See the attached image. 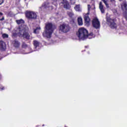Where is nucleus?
Segmentation results:
<instances>
[{
	"mask_svg": "<svg viewBox=\"0 0 127 127\" xmlns=\"http://www.w3.org/2000/svg\"><path fill=\"white\" fill-rule=\"evenodd\" d=\"M99 8L102 13H105V9H104V5H103V3L102 2H100L99 3Z\"/></svg>",
	"mask_w": 127,
	"mask_h": 127,
	"instance_id": "f8f14e48",
	"label": "nucleus"
},
{
	"mask_svg": "<svg viewBox=\"0 0 127 127\" xmlns=\"http://www.w3.org/2000/svg\"><path fill=\"white\" fill-rule=\"evenodd\" d=\"M3 2V0H0V4H1Z\"/></svg>",
	"mask_w": 127,
	"mask_h": 127,
	"instance_id": "c85d7f7f",
	"label": "nucleus"
},
{
	"mask_svg": "<svg viewBox=\"0 0 127 127\" xmlns=\"http://www.w3.org/2000/svg\"><path fill=\"white\" fill-rule=\"evenodd\" d=\"M78 24L79 25H83V19L81 17H78L77 19Z\"/></svg>",
	"mask_w": 127,
	"mask_h": 127,
	"instance_id": "f3484780",
	"label": "nucleus"
},
{
	"mask_svg": "<svg viewBox=\"0 0 127 127\" xmlns=\"http://www.w3.org/2000/svg\"><path fill=\"white\" fill-rule=\"evenodd\" d=\"M67 15L69 16V17H72L74 16V13L72 11H67Z\"/></svg>",
	"mask_w": 127,
	"mask_h": 127,
	"instance_id": "a211bd4d",
	"label": "nucleus"
},
{
	"mask_svg": "<svg viewBox=\"0 0 127 127\" xmlns=\"http://www.w3.org/2000/svg\"><path fill=\"white\" fill-rule=\"evenodd\" d=\"M121 7L122 9H126L125 12L124 14V17L127 20V3L126 2H124L123 3L121 4Z\"/></svg>",
	"mask_w": 127,
	"mask_h": 127,
	"instance_id": "1a4fd4ad",
	"label": "nucleus"
},
{
	"mask_svg": "<svg viewBox=\"0 0 127 127\" xmlns=\"http://www.w3.org/2000/svg\"><path fill=\"white\" fill-rule=\"evenodd\" d=\"M1 90H4V87L0 88Z\"/></svg>",
	"mask_w": 127,
	"mask_h": 127,
	"instance_id": "7c9ffc66",
	"label": "nucleus"
},
{
	"mask_svg": "<svg viewBox=\"0 0 127 127\" xmlns=\"http://www.w3.org/2000/svg\"><path fill=\"white\" fill-rule=\"evenodd\" d=\"M6 49V46L5 45V43L3 41H0V50L1 51H4Z\"/></svg>",
	"mask_w": 127,
	"mask_h": 127,
	"instance_id": "9b49d317",
	"label": "nucleus"
},
{
	"mask_svg": "<svg viewBox=\"0 0 127 127\" xmlns=\"http://www.w3.org/2000/svg\"><path fill=\"white\" fill-rule=\"evenodd\" d=\"M18 33H19V30H18V28L17 31L14 30L12 32V37H16L17 35H18Z\"/></svg>",
	"mask_w": 127,
	"mask_h": 127,
	"instance_id": "ddd939ff",
	"label": "nucleus"
},
{
	"mask_svg": "<svg viewBox=\"0 0 127 127\" xmlns=\"http://www.w3.org/2000/svg\"><path fill=\"white\" fill-rule=\"evenodd\" d=\"M88 12L86 14H84V20L86 24H87V26L90 24V18H89V14L91 10H94L95 9V4H93L92 5L88 4Z\"/></svg>",
	"mask_w": 127,
	"mask_h": 127,
	"instance_id": "20e7f679",
	"label": "nucleus"
},
{
	"mask_svg": "<svg viewBox=\"0 0 127 127\" xmlns=\"http://www.w3.org/2000/svg\"><path fill=\"white\" fill-rule=\"evenodd\" d=\"M59 30L62 32H68L70 30V26L66 24H63L60 26Z\"/></svg>",
	"mask_w": 127,
	"mask_h": 127,
	"instance_id": "423d86ee",
	"label": "nucleus"
},
{
	"mask_svg": "<svg viewBox=\"0 0 127 127\" xmlns=\"http://www.w3.org/2000/svg\"><path fill=\"white\" fill-rule=\"evenodd\" d=\"M74 9L76 11H82V8L80 6V5H76L74 7Z\"/></svg>",
	"mask_w": 127,
	"mask_h": 127,
	"instance_id": "4468645a",
	"label": "nucleus"
},
{
	"mask_svg": "<svg viewBox=\"0 0 127 127\" xmlns=\"http://www.w3.org/2000/svg\"><path fill=\"white\" fill-rule=\"evenodd\" d=\"M33 44H34L35 48H37V47H38V46L39 45V42H38L36 40H35V41H34Z\"/></svg>",
	"mask_w": 127,
	"mask_h": 127,
	"instance_id": "6ab92c4d",
	"label": "nucleus"
},
{
	"mask_svg": "<svg viewBox=\"0 0 127 127\" xmlns=\"http://www.w3.org/2000/svg\"><path fill=\"white\" fill-rule=\"evenodd\" d=\"M87 38H89V39H91L92 38H94L95 35L94 34H93V33H90V34H89L88 35V33H87Z\"/></svg>",
	"mask_w": 127,
	"mask_h": 127,
	"instance_id": "dca6fc26",
	"label": "nucleus"
},
{
	"mask_svg": "<svg viewBox=\"0 0 127 127\" xmlns=\"http://www.w3.org/2000/svg\"><path fill=\"white\" fill-rule=\"evenodd\" d=\"M26 16L27 17V18H29L30 19H36L37 14H36L35 12L27 11L26 12Z\"/></svg>",
	"mask_w": 127,
	"mask_h": 127,
	"instance_id": "39448f33",
	"label": "nucleus"
},
{
	"mask_svg": "<svg viewBox=\"0 0 127 127\" xmlns=\"http://www.w3.org/2000/svg\"><path fill=\"white\" fill-rule=\"evenodd\" d=\"M53 25L51 23H47L46 24L45 29L43 33V36L46 38H51L52 33H53Z\"/></svg>",
	"mask_w": 127,
	"mask_h": 127,
	"instance_id": "f03ea898",
	"label": "nucleus"
},
{
	"mask_svg": "<svg viewBox=\"0 0 127 127\" xmlns=\"http://www.w3.org/2000/svg\"><path fill=\"white\" fill-rule=\"evenodd\" d=\"M122 0H119V1H122Z\"/></svg>",
	"mask_w": 127,
	"mask_h": 127,
	"instance_id": "473e14b6",
	"label": "nucleus"
},
{
	"mask_svg": "<svg viewBox=\"0 0 127 127\" xmlns=\"http://www.w3.org/2000/svg\"><path fill=\"white\" fill-rule=\"evenodd\" d=\"M88 34V30L84 28H81L76 33V35L80 40H85L87 39Z\"/></svg>",
	"mask_w": 127,
	"mask_h": 127,
	"instance_id": "7ed1b4c3",
	"label": "nucleus"
},
{
	"mask_svg": "<svg viewBox=\"0 0 127 127\" xmlns=\"http://www.w3.org/2000/svg\"><path fill=\"white\" fill-rule=\"evenodd\" d=\"M107 23L109 25H110V27L112 28H117V25L115 23V21L113 19H111V18H107Z\"/></svg>",
	"mask_w": 127,
	"mask_h": 127,
	"instance_id": "0eeeda50",
	"label": "nucleus"
},
{
	"mask_svg": "<svg viewBox=\"0 0 127 127\" xmlns=\"http://www.w3.org/2000/svg\"><path fill=\"white\" fill-rule=\"evenodd\" d=\"M53 4H54V5H55L56 6V5H57V1L54 0L53 1Z\"/></svg>",
	"mask_w": 127,
	"mask_h": 127,
	"instance_id": "393cba45",
	"label": "nucleus"
},
{
	"mask_svg": "<svg viewBox=\"0 0 127 127\" xmlns=\"http://www.w3.org/2000/svg\"><path fill=\"white\" fill-rule=\"evenodd\" d=\"M26 47H27V45H26V44H25V43H23L22 45V48H26Z\"/></svg>",
	"mask_w": 127,
	"mask_h": 127,
	"instance_id": "b1692460",
	"label": "nucleus"
},
{
	"mask_svg": "<svg viewBox=\"0 0 127 127\" xmlns=\"http://www.w3.org/2000/svg\"><path fill=\"white\" fill-rule=\"evenodd\" d=\"M102 1H103L104 3H105V5L107 8H109V3H108L109 0H102Z\"/></svg>",
	"mask_w": 127,
	"mask_h": 127,
	"instance_id": "412c9836",
	"label": "nucleus"
},
{
	"mask_svg": "<svg viewBox=\"0 0 127 127\" xmlns=\"http://www.w3.org/2000/svg\"><path fill=\"white\" fill-rule=\"evenodd\" d=\"M0 20L1 21H2V20H4V17H2V18L0 19Z\"/></svg>",
	"mask_w": 127,
	"mask_h": 127,
	"instance_id": "cd10ccee",
	"label": "nucleus"
},
{
	"mask_svg": "<svg viewBox=\"0 0 127 127\" xmlns=\"http://www.w3.org/2000/svg\"><path fill=\"white\" fill-rule=\"evenodd\" d=\"M62 3L64 4V8L66 9H69L70 7H71L70 4H69V3L67 1V0H63Z\"/></svg>",
	"mask_w": 127,
	"mask_h": 127,
	"instance_id": "9d476101",
	"label": "nucleus"
},
{
	"mask_svg": "<svg viewBox=\"0 0 127 127\" xmlns=\"http://www.w3.org/2000/svg\"><path fill=\"white\" fill-rule=\"evenodd\" d=\"M2 37H3V38H8V35L7 34H3L2 35Z\"/></svg>",
	"mask_w": 127,
	"mask_h": 127,
	"instance_id": "5701e85b",
	"label": "nucleus"
},
{
	"mask_svg": "<svg viewBox=\"0 0 127 127\" xmlns=\"http://www.w3.org/2000/svg\"><path fill=\"white\" fill-rule=\"evenodd\" d=\"M31 52H26V53H22L23 54H28L29 53H31Z\"/></svg>",
	"mask_w": 127,
	"mask_h": 127,
	"instance_id": "bb28decb",
	"label": "nucleus"
},
{
	"mask_svg": "<svg viewBox=\"0 0 127 127\" xmlns=\"http://www.w3.org/2000/svg\"><path fill=\"white\" fill-rule=\"evenodd\" d=\"M40 29V27H37V28L34 30V33H38Z\"/></svg>",
	"mask_w": 127,
	"mask_h": 127,
	"instance_id": "4be33fe9",
	"label": "nucleus"
},
{
	"mask_svg": "<svg viewBox=\"0 0 127 127\" xmlns=\"http://www.w3.org/2000/svg\"><path fill=\"white\" fill-rule=\"evenodd\" d=\"M110 1L113 3H116V0H110Z\"/></svg>",
	"mask_w": 127,
	"mask_h": 127,
	"instance_id": "a878e982",
	"label": "nucleus"
},
{
	"mask_svg": "<svg viewBox=\"0 0 127 127\" xmlns=\"http://www.w3.org/2000/svg\"><path fill=\"white\" fill-rule=\"evenodd\" d=\"M16 22H17V24H22L24 23V21L23 19L16 20Z\"/></svg>",
	"mask_w": 127,
	"mask_h": 127,
	"instance_id": "aec40b11",
	"label": "nucleus"
},
{
	"mask_svg": "<svg viewBox=\"0 0 127 127\" xmlns=\"http://www.w3.org/2000/svg\"><path fill=\"white\" fill-rule=\"evenodd\" d=\"M74 3H75V1L72 0V1H71V4H74Z\"/></svg>",
	"mask_w": 127,
	"mask_h": 127,
	"instance_id": "c756f323",
	"label": "nucleus"
},
{
	"mask_svg": "<svg viewBox=\"0 0 127 127\" xmlns=\"http://www.w3.org/2000/svg\"><path fill=\"white\" fill-rule=\"evenodd\" d=\"M2 15V13H0V16Z\"/></svg>",
	"mask_w": 127,
	"mask_h": 127,
	"instance_id": "2f4dec72",
	"label": "nucleus"
},
{
	"mask_svg": "<svg viewBox=\"0 0 127 127\" xmlns=\"http://www.w3.org/2000/svg\"><path fill=\"white\" fill-rule=\"evenodd\" d=\"M19 33L18 34L19 37H23L25 39H32V37L28 33V27L22 24L18 28Z\"/></svg>",
	"mask_w": 127,
	"mask_h": 127,
	"instance_id": "f257e3e1",
	"label": "nucleus"
},
{
	"mask_svg": "<svg viewBox=\"0 0 127 127\" xmlns=\"http://www.w3.org/2000/svg\"><path fill=\"white\" fill-rule=\"evenodd\" d=\"M12 44L14 47H18L19 46V42L17 40H14L12 42Z\"/></svg>",
	"mask_w": 127,
	"mask_h": 127,
	"instance_id": "2eb2a0df",
	"label": "nucleus"
},
{
	"mask_svg": "<svg viewBox=\"0 0 127 127\" xmlns=\"http://www.w3.org/2000/svg\"><path fill=\"white\" fill-rule=\"evenodd\" d=\"M92 24L95 28L96 29L100 28V26H101L100 21H99V19H98V18H95L93 19Z\"/></svg>",
	"mask_w": 127,
	"mask_h": 127,
	"instance_id": "6e6552de",
	"label": "nucleus"
}]
</instances>
